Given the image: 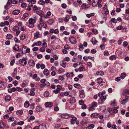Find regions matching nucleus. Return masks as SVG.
I'll use <instances>...</instances> for the list:
<instances>
[{"mask_svg":"<svg viewBox=\"0 0 129 129\" xmlns=\"http://www.w3.org/2000/svg\"><path fill=\"white\" fill-rule=\"evenodd\" d=\"M36 22L35 19L30 18L29 20V23H27L26 25L30 28H33L34 26V24Z\"/></svg>","mask_w":129,"mask_h":129,"instance_id":"nucleus-1","label":"nucleus"},{"mask_svg":"<svg viewBox=\"0 0 129 129\" xmlns=\"http://www.w3.org/2000/svg\"><path fill=\"white\" fill-rule=\"evenodd\" d=\"M27 61L26 60L25 58H23L20 59L19 61V64L22 66H24L26 64Z\"/></svg>","mask_w":129,"mask_h":129,"instance_id":"nucleus-2","label":"nucleus"},{"mask_svg":"<svg viewBox=\"0 0 129 129\" xmlns=\"http://www.w3.org/2000/svg\"><path fill=\"white\" fill-rule=\"evenodd\" d=\"M69 41L72 44H75L77 42L76 39L73 36H70L69 37Z\"/></svg>","mask_w":129,"mask_h":129,"instance_id":"nucleus-3","label":"nucleus"},{"mask_svg":"<svg viewBox=\"0 0 129 129\" xmlns=\"http://www.w3.org/2000/svg\"><path fill=\"white\" fill-rule=\"evenodd\" d=\"M40 24H42V26L45 28H46L47 26L46 22H43L42 17H40Z\"/></svg>","mask_w":129,"mask_h":129,"instance_id":"nucleus-4","label":"nucleus"},{"mask_svg":"<svg viewBox=\"0 0 129 129\" xmlns=\"http://www.w3.org/2000/svg\"><path fill=\"white\" fill-rule=\"evenodd\" d=\"M128 99H129V96L125 97V99H123L120 102L121 104L123 105H124L127 102V100Z\"/></svg>","mask_w":129,"mask_h":129,"instance_id":"nucleus-5","label":"nucleus"},{"mask_svg":"<svg viewBox=\"0 0 129 129\" xmlns=\"http://www.w3.org/2000/svg\"><path fill=\"white\" fill-rule=\"evenodd\" d=\"M34 38L36 39L40 38L41 36V34H40L39 32L38 31H37L36 33H34Z\"/></svg>","mask_w":129,"mask_h":129,"instance_id":"nucleus-6","label":"nucleus"},{"mask_svg":"<svg viewBox=\"0 0 129 129\" xmlns=\"http://www.w3.org/2000/svg\"><path fill=\"white\" fill-rule=\"evenodd\" d=\"M85 96V92L83 90L79 91V96L81 98H84Z\"/></svg>","mask_w":129,"mask_h":129,"instance_id":"nucleus-7","label":"nucleus"},{"mask_svg":"<svg viewBox=\"0 0 129 129\" xmlns=\"http://www.w3.org/2000/svg\"><path fill=\"white\" fill-rule=\"evenodd\" d=\"M28 2L30 3L29 6L33 7V4H35L36 2V0H27Z\"/></svg>","mask_w":129,"mask_h":129,"instance_id":"nucleus-8","label":"nucleus"},{"mask_svg":"<svg viewBox=\"0 0 129 129\" xmlns=\"http://www.w3.org/2000/svg\"><path fill=\"white\" fill-rule=\"evenodd\" d=\"M28 63L29 65L32 67H34L35 65V63L34 60L31 59L28 62Z\"/></svg>","mask_w":129,"mask_h":129,"instance_id":"nucleus-9","label":"nucleus"},{"mask_svg":"<svg viewBox=\"0 0 129 129\" xmlns=\"http://www.w3.org/2000/svg\"><path fill=\"white\" fill-rule=\"evenodd\" d=\"M66 76L67 78L72 77L73 76L74 74L73 72L67 73Z\"/></svg>","mask_w":129,"mask_h":129,"instance_id":"nucleus-10","label":"nucleus"},{"mask_svg":"<svg viewBox=\"0 0 129 129\" xmlns=\"http://www.w3.org/2000/svg\"><path fill=\"white\" fill-rule=\"evenodd\" d=\"M45 106L46 107H51L53 106V104L51 102H47L45 103Z\"/></svg>","mask_w":129,"mask_h":129,"instance_id":"nucleus-11","label":"nucleus"},{"mask_svg":"<svg viewBox=\"0 0 129 129\" xmlns=\"http://www.w3.org/2000/svg\"><path fill=\"white\" fill-rule=\"evenodd\" d=\"M6 86L5 85V83L2 81H0V88L2 89L5 88Z\"/></svg>","mask_w":129,"mask_h":129,"instance_id":"nucleus-12","label":"nucleus"},{"mask_svg":"<svg viewBox=\"0 0 129 129\" xmlns=\"http://www.w3.org/2000/svg\"><path fill=\"white\" fill-rule=\"evenodd\" d=\"M46 125L44 123H42L39 126V129H46Z\"/></svg>","mask_w":129,"mask_h":129,"instance_id":"nucleus-13","label":"nucleus"},{"mask_svg":"<svg viewBox=\"0 0 129 129\" xmlns=\"http://www.w3.org/2000/svg\"><path fill=\"white\" fill-rule=\"evenodd\" d=\"M116 57V56L115 55H113L109 57V59L111 60H115Z\"/></svg>","mask_w":129,"mask_h":129,"instance_id":"nucleus-14","label":"nucleus"},{"mask_svg":"<svg viewBox=\"0 0 129 129\" xmlns=\"http://www.w3.org/2000/svg\"><path fill=\"white\" fill-rule=\"evenodd\" d=\"M11 96L9 95H7L5 97V100L7 102L10 101L11 99Z\"/></svg>","mask_w":129,"mask_h":129,"instance_id":"nucleus-15","label":"nucleus"},{"mask_svg":"<svg viewBox=\"0 0 129 129\" xmlns=\"http://www.w3.org/2000/svg\"><path fill=\"white\" fill-rule=\"evenodd\" d=\"M49 71L47 69H45L43 71V73L45 75L47 76L49 74Z\"/></svg>","mask_w":129,"mask_h":129,"instance_id":"nucleus-16","label":"nucleus"},{"mask_svg":"<svg viewBox=\"0 0 129 129\" xmlns=\"http://www.w3.org/2000/svg\"><path fill=\"white\" fill-rule=\"evenodd\" d=\"M91 116L92 117L97 118L98 117V116H99V115L97 113H92L91 114Z\"/></svg>","mask_w":129,"mask_h":129,"instance_id":"nucleus-17","label":"nucleus"},{"mask_svg":"<svg viewBox=\"0 0 129 129\" xmlns=\"http://www.w3.org/2000/svg\"><path fill=\"white\" fill-rule=\"evenodd\" d=\"M37 13L41 16V17H42L43 15V12L41 10H39L37 11L36 12Z\"/></svg>","mask_w":129,"mask_h":129,"instance_id":"nucleus-18","label":"nucleus"},{"mask_svg":"<svg viewBox=\"0 0 129 129\" xmlns=\"http://www.w3.org/2000/svg\"><path fill=\"white\" fill-rule=\"evenodd\" d=\"M20 12V11L19 10H15L13 11L12 13L14 15H16L18 14Z\"/></svg>","mask_w":129,"mask_h":129,"instance_id":"nucleus-19","label":"nucleus"},{"mask_svg":"<svg viewBox=\"0 0 129 129\" xmlns=\"http://www.w3.org/2000/svg\"><path fill=\"white\" fill-rule=\"evenodd\" d=\"M25 38V35L24 34H22L20 37V39L21 40H23Z\"/></svg>","mask_w":129,"mask_h":129,"instance_id":"nucleus-20","label":"nucleus"},{"mask_svg":"<svg viewBox=\"0 0 129 129\" xmlns=\"http://www.w3.org/2000/svg\"><path fill=\"white\" fill-rule=\"evenodd\" d=\"M74 86L78 89H80L81 87L80 85L79 84H74Z\"/></svg>","mask_w":129,"mask_h":129,"instance_id":"nucleus-21","label":"nucleus"},{"mask_svg":"<svg viewBox=\"0 0 129 129\" xmlns=\"http://www.w3.org/2000/svg\"><path fill=\"white\" fill-rule=\"evenodd\" d=\"M111 21L115 23H116L117 22V20L116 19L113 18H112L111 19L110 21L109 22V23H111Z\"/></svg>","mask_w":129,"mask_h":129,"instance_id":"nucleus-22","label":"nucleus"},{"mask_svg":"<svg viewBox=\"0 0 129 129\" xmlns=\"http://www.w3.org/2000/svg\"><path fill=\"white\" fill-rule=\"evenodd\" d=\"M70 17V16L69 15H66V17L64 18V21L67 22L69 21Z\"/></svg>","mask_w":129,"mask_h":129,"instance_id":"nucleus-23","label":"nucleus"},{"mask_svg":"<svg viewBox=\"0 0 129 129\" xmlns=\"http://www.w3.org/2000/svg\"><path fill=\"white\" fill-rule=\"evenodd\" d=\"M23 113V111L21 110H18L16 112V114L18 115H21Z\"/></svg>","mask_w":129,"mask_h":129,"instance_id":"nucleus-24","label":"nucleus"},{"mask_svg":"<svg viewBox=\"0 0 129 129\" xmlns=\"http://www.w3.org/2000/svg\"><path fill=\"white\" fill-rule=\"evenodd\" d=\"M58 73H61L62 72H65V71L64 69H63L62 68H61L58 70Z\"/></svg>","mask_w":129,"mask_h":129,"instance_id":"nucleus-25","label":"nucleus"},{"mask_svg":"<svg viewBox=\"0 0 129 129\" xmlns=\"http://www.w3.org/2000/svg\"><path fill=\"white\" fill-rule=\"evenodd\" d=\"M91 42L93 45L95 44L97 42L96 39L95 38H93L92 39Z\"/></svg>","mask_w":129,"mask_h":129,"instance_id":"nucleus-26","label":"nucleus"},{"mask_svg":"<svg viewBox=\"0 0 129 129\" xmlns=\"http://www.w3.org/2000/svg\"><path fill=\"white\" fill-rule=\"evenodd\" d=\"M17 73V70L16 68H15L13 72L12 73V77H14Z\"/></svg>","mask_w":129,"mask_h":129,"instance_id":"nucleus-27","label":"nucleus"},{"mask_svg":"<svg viewBox=\"0 0 129 129\" xmlns=\"http://www.w3.org/2000/svg\"><path fill=\"white\" fill-rule=\"evenodd\" d=\"M13 37V36L12 35L9 34H7V35L6 37V38L7 39H11Z\"/></svg>","mask_w":129,"mask_h":129,"instance_id":"nucleus-28","label":"nucleus"},{"mask_svg":"<svg viewBox=\"0 0 129 129\" xmlns=\"http://www.w3.org/2000/svg\"><path fill=\"white\" fill-rule=\"evenodd\" d=\"M96 74L98 75H103L104 74V73L102 71H99L96 72Z\"/></svg>","mask_w":129,"mask_h":129,"instance_id":"nucleus-29","label":"nucleus"},{"mask_svg":"<svg viewBox=\"0 0 129 129\" xmlns=\"http://www.w3.org/2000/svg\"><path fill=\"white\" fill-rule=\"evenodd\" d=\"M77 118H72L71 121V123L72 124H74L75 123V121L76 120Z\"/></svg>","mask_w":129,"mask_h":129,"instance_id":"nucleus-30","label":"nucleus"},{"mask_svg":"<svg viewBox=\"0 0 129 129\" xmlns=\"http://www.w3.org/2000/svg\"><path fill=\"white\" fill-rule=\"evenodd\" d=\"M126 75V74L125 73H123L121 74L120 75V78L121 79H124Z\"/></svg>","mask_w":129,"mask_h":129,"instance_id":"nucleus-31","label":"nucleus"},{"mask_svg":"<svg viewBox=\"0 0 129 129\" xmlns=\"http://www.w3.org/2000/svg\"><path fill=\"white\" fill-rule=\"evenodd\" d=\"M94 127V125L93 124L89 125L87 127L88 129H92Z\"/></svg>","mask_w":129,"mask_h":129,"instance_id":"nucleus-32","label":"nucleus"},{"mask_svg":"<svg viewBox=\"0 0 129 129\" xmlns=\"http://www.w3.org/2000/svg\"><path fill=\"white\" fill-rule=\"evenodd\" d=\"M88 7L87 6V5L85 4H84L82 5L81 6V8L82 9H85L86 8H88Z\"/></svg>","mask_w":129,"mask_h":129,"instance_id":"nucleus-33","label":"nucleus"},{"mask_svg":"<svg viewBox=\"0 0 129 129\" xmlns=\"http://www.w3.org/2000/svg\"><path fill=\"white\" fill-rule=\"evenodd\" d=\"M19 27L17 26H14L12 29V30L14 31H17V30L18 29Z\"/></svg>","mask_w":129,"mask_h":129,"instance_id":"nucleus-34","label":"nucleus"},{"mask_svg":"<svg viewBox=\"0 0 129 129\" xmlns=\"http://www.w3.org/2000/svg\"><path fill=\"white\" fill-rule=\"evenodd\" d=\"M29 103L28 102H26L24 104V106L25 108L28 107L29 106Z\"/></svg>","mask_w":129,"mask_h":129,"instance_id":"nucleus-35","label":"nucleus"},{"mask_svg":"<svg viewBox=\"0 0 129 129\" xmlns=\"http://www.w3.org/2000/svg\"><path fill=\"white\" fill-rule=\"evenodd\" d=\"M103 81L102 78H98L97 80V83L99 84H101L102 82Z\"/></svg>","mask_w":129,"mask_h":129,"instance_id":"nucleus-36","label":"nucleus"},{"mask_svg":"<svg viewBox=\"0 0 129 129\" xmlns=\"http://www.w3.org/2000/svg\"><path fill=\"white\" fill-rule=\"evenodd\" d=\"M13 49L16 51H17L19 49L18 46L17 45H15L14 47H13Z\"/></svg>","mask_w":129,"mask_h":129,"instance_id":"nucleus-37","label":"nucleus"},{"mask_svg":"<svg viewBox=\"0 0 129 129\" xmlns=\"http://www.w3.org/2000/svg\"><path fill=\"white\" fill-rule=\"evenodd\" d=\"M14 120V119L13 117H10L8 120V122H10L11 121H13Z\"/></svg>","mask_w":129,"mask_h":129,"instance_id":"nucleus-38","label":"nucleus"},{"mask_svg":"<svg viewBox=\"0 0 129 129\" xmlns=\"http://www.w3.org/2000/svg\"><path fill=\"white\" fill-rule=\"evenodd\" d=\"M124 94H126L129 95V90L127 89H125L124 90Z\"/></svg>","mask_w":129,"mask_h":129,"instance_id":"nucleus-39","label":"nucleus"},{"mask_svg":"<svg viewBox=\"0 0 129 129\" xmlns=\"http://www.w3.org/2000/svg\"><path fill=\"white\" fill-rule=\"evenodd\" d=\"M42 109V108L40 106H37L36 108V110L38 112L41 111Z\"/></svg>","mask_w":129,"mask_h":129,"instance_id":"nucleus-40","label":"nucleus"},{"mask_svg":"<svg viewBox=\"0 0 129 129\" xmlns=\"http://www.w3.org/2000/svg\"><path fill=\"white\" fill-rule=\"evenodd\" d=\"M117 107H114L113 109V113H111L112 114H113V113H117L118 112V110L117 109Z\"/></svg>","mask_w":129,"mask_h":129,"instance_id":"nucleus-41","label":"nucleus"},{"mask_svg":"<svg viewBox=\"0 0 129 129\" xmlns=\"http://www.w3.org/2000/svg\"><path fill=\"white\" fill-rule=\"evenodd\" d=\"M0 127L3 129L4 128V124L3 122H0Z\"/></svg>","mask_w":129,"mask_h":129,"instance_id":"nucleus-42","label":"nucleus"},{"mask_svg":"<svg viewBox=\"0 0 129 129\" xmlns=\"http://www.w3.org/2000/svg\"><path fill=\"white\" fill-rule=\"evenodd\" d=\"M92 31L95 34H97L98 33V31L95 29L93 28L92 29Z\"/></svg>","mask_w":129,"mask_h":129,"instance_id":"nucleus-43","label":"nucleus"},{"mask_svg":"<svg viewBox=\"0 0 129 129\" xmlns=\"http://www.w3.org/2000/svg\"><path fill=\"white\" fill-rule=\"evenodd\" d=\"M79 71H85V69L84 67H80L79 68Z\"/></svg>","mask_w":129,"mask_h":129,"instance_id":"nucleus-44","label":"nucleus"},{"mask_svg":"<svg viewBox=\"0 0 129 129\" xmlns=\"http://www.w3.org/2000/svg\"><path fill=\"white\" fill-rule=\"evenodd\" d=\"M111 105L112 106H116V102L115 100H114L113 102L111 103Z\"/></svg>","mask_w":129,"mask_h":129,"instance_id":"nucleus-45","label":"nucleus"},{"mask_svg":"<svg viewBox=\"0 0 129 129\" xmlns=\"http://www.w3.org/2000/svg\"><path fill=\"white\" fill-rule=\"evenodd\" d=\"M97 103L95 102H93L92 103V107L95 108L97 107Z\"/></svg>","mask_w":129,"mask_h":129,"instance_id":"nucleus-46","label":"nucleus"},{"mask_svg":"<svg viewBox=\"0 0 129 129\" xmlns=\"http://www.w3.org/2000/svg\"><path fill=\"white\" fill-rule=\"evenodd\" d=\"M28 13H25L24 14L23 16L22 17V18L23 19H25V18L27 17L28 16Z\"/></svg>","mask_w":129,"mask_h":129,"instance_id":"nucleus-47","label":"nucleus"},{"mask_svg":"<svg viewBox=\"0 0 129 129\" xmlns=\"http://www.w3.org/2000/svg\"><path fill=\"white\" fill-rule=\"evenodd\" d=\"M14 41L16 43H19L20 42V41L17 38H15L14 39Z\"/></svg>","mask_w":129,"mask_h":129,"instance_id":"nucleus-48","label":"nucleus"},{"mask_svg":"<svg viewBox=\"0 0 129 129\" xmlns=\"http://www.w3.org/2000/svg\"><path fill=\"white\" fill-rule=\"evenodd\" d=\"M49 95V93L47 91H46L44 94V96L46 97H47Z\"/></svg>","mask_w":129,"mask_h":129,"instance_id":"nucleus-49","label":"nucleus"},{"mask_svg":"<svg viewBox=\"0 0 129 129\" xmlns=\"http://www.w3.org/2000/svg\"><path fill=\"white\" fill-rule=\"evenodd\" d=\"M38 3L40 5H44L45 4V2L43 1H40Z\"/></svg>","mask_w":129,"mask_h":129,"instance_id":"nucleus-50","label":"nucleus"},{"mask_svg":"<svg viewBox=\"0 0 129 129\" xmlns=\"http://www.w3.org/2000/svg\"><path fill=\"white\" fill-rule=\"evenodd\" d=\"M47 44L46 42H44L42 44V46L43 48H46L47 47Z\"/></svg>","mask_w":129,"mask_h":129,"instance_id":"nucleus-51","label":"nucleus"},{"mask_svg":"<svg viewBox=\"0 0 129 129\" xmlns=\"http://www.w3.org/2000/svg\"><path fill=\"white\" fill-rule=\"evenodd\" d=\"M103 99H102L100 98L99 99V100L98 101H99V104H103V103L104 102V101H103Z\"/></svg>","mask_w":129,"mask_h":129,"instance_id":"nucleus-52","label":"nucleus"},{"mask_svg":"<svg viewBox=\"0 0 129 129\" xmlns=\"http://www.w3.org/2000/svg\"><path fill=\"white\" fill-rule=\"evenodd\" d=\"M87 65L90 68H91L92 67V64L90 62H87Z\"/></svg>","mask_w":129,"mask_h":129,"instance_id":"nucleus-53","label":"nucleus"},{"mask_svg":"<svg viewBox=\"0 0 129 129\" xmlns=\"http://www.w3.org/2000/svg\"><path fill=\"white\" fill-rule=\"evenodd\" d=\"M53 91L55 94H57L59 92L60 90L57 88L56 89L54 90Z\"/></svg>","mask_w":129,"mask_h":129,"instance_id":"nucleus-54","label":"nucleus"},{"mask_svg":"<svg viewBox=\"0 0 129 129\" xmlns=\"http://www.w3.org/2000/svg\"><path fill=\"white\" fill-rule=\"evenodd\" d=\"M16 89L17 91L19 92L21 91L22 90V89L21 88L18 87H16Z\"/></svg>","mask_w":129,"mask_h":129,"instance_id":"nucleus-55","label":"nucleus"},{"mask_svg":"<svg viewBox=\"0 0 129 129\" xmlns=\"http://www.w3.org/2000/svg\"><path fill=\"white\" fill-rule=\"evenodd\" d=\"M15 60L14 59L12 60L10 62V64L11 66H13L15 63Z\"/></svg>","mask_w":129,"mask_h":129,"instance_id":"nucleus-56","label":"nucleus"},{"mask_svg":"<svg viewBox=\"0 0 129 129\" xmlns=\"http://www.w3.org/2000/svg\"><path fill=\"white\" fill-rule=\"evenodd\" d=\"M41 9L40 8H38L36 6H34V7L33 10L34 11H35L36 10H38Z\"/></svg>","mask_w":129,"mask_h":129,"instance_id":"nucleus-57","label":"nucleus"},{"mask_svg":"<svg viewBox=\"0 0 129 129\" xmlns=\"http://www.w3.org/2000/svg\"><path fill=\"white\" fill-rule=\"evenodd\" d=\"M29 95L31 96H33L35 95V93L33 91H30Z\"/></svg>","mask_w":129,"mask_h":129,"instance_id":"nucleus-58","label":"nucleus"},{"mask_svg":"<svg viewBox=\"0 0 129 129\" xmlns=\"http://www.w3.org/2000/svg\"><path fill=\"white\" fill-rule=\"evenodd\" d=\"M45 48H43V47H42L40 49V51L41 52H43L45 51Z\"/></svg>","mask_w":129,"mask_h":129,"instance_id":"nucleus-59","label":"nucleus"},{"mask_svg":"<svg viewBox=\"0 0 129 129\" xmlns=\"http://www.w3.org/2000/svg\"><path fill=\"white\" fill-rule=\"evenodd\" d=\"M53 21L52 20H50L48 21V24L49 25H52L53 23Z\"/></svg>","mask_w":129,"mask_h":129,"instance_id":"nucleus-60","label":"nucleus"},{"mask_svg":"<svg viewBox=\"0 0 129 129\" xmlns=\"http://www.w3.org/2000/svg\"><path fill=\"white\" fill-rule=\"evenodd\" d=\"M84 102L83 100L79 101V104L80 105H82L84 103Z\"/></svg>","mask_w":129,"mask_h":129,"instance_id":"nucleus-61","label":"nucleus"},{"mask_svg":"<svg viewBox=\"0 0 129 129\" xmlns=\"http://www.w3.org/2000/svg\"><path fill=\"white\" fill-rule=\"evenodd\" d=\"M36 46H39L41 44V42L40 41H38L36 43Z\"/></svg>","mask_w":129,"mask_h":129,"instance_id":"nucleus-62","label":"nucleus"},{"mask_svg":"<svg viewBox=\"0 0 129 129\" xmlns=\"http://www.w3.org/2000/svg\"><path fill=\"white\" fill-rule=\"evenodd\" d=\"M50 84L49 82L46 81L44 84L45 85L47 86H49L50 85Z\"/></svg>","mask_w":129,"mask_h":129,"instance_id":"nucleus-63","label":"nucleus"},{"mask_svg":"<svg viewBox=\"0 0 129 129\" xmlns=\"http://www.w3.org/2000/svg\"><path fill=\"white\" fill-rule=\"evenodd\" d=\"M125 19L127 20H129V15H126L125 16Z\"/></svg>","mask_w":129,"mask_h":129,"instance_id":"nucleus-64","label":"nucleus"}]
</instances>
